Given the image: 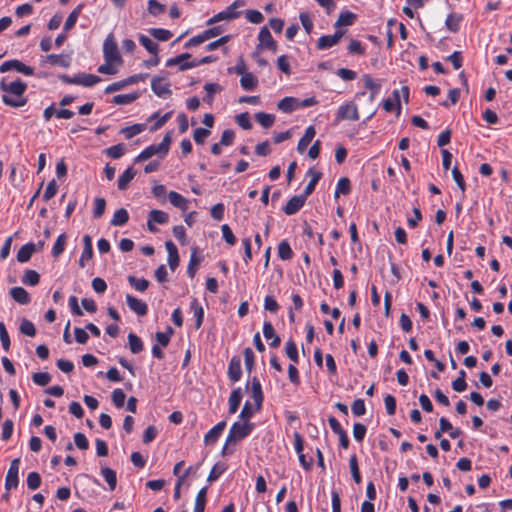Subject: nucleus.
Returning a JSON list of instances; mask_svg holds the SVG:
<instances>
[{"instance_id": "obj_34", "label": "nucleus", "mask_w": 512, "mask_h": 512, "mask_svg": "<svg viewBox=\"0 0 512 512\" xmlns=\"http://www.w3.org/2000/svg\"><path fill=\"white\" fill-rule=\"evenodd\" d=\"M128 345L131 353L133 354H138L144 349V344L141 338L132 332L128 334Z\"/></svg>"}, {"instance_id": "obj_7", "label": "nucleus", "mask_w": 512, "mask_h": 512, "mask_svg": "<svg viewBox=\"0 0 512 512\" xmlns=\"http://www.w3.org/2000/svg\"><path fill=\"white\" fill-rule=\"evenodd\" d=\"M10 70H15L26 76H32L34 74V69L31 66H28L22 61L16 59L5 61L0 65L1 73H5Z\"/></svg>"}, {"instance_id": "obj_57", "label": "nucleus", "mask_w": 512, "mask_h": 512, "mask_svg": "<svg viewBox=\"0 0 512 512\" xmlns=\"http://www.w3.org/2000/svg\"><path fill=\"white\" fill-rule=\"evenodd\" d=\"M106 154L112 159H119L125 154L124 144L113 145L106 149Z\"/></svg>"}, {"instance_id": "obj_43", "label": "nucleus", "mask_w": 512, "mask_h": 512, "mask_svg": "<svg viewBox=\"0 0 512 512\" xmlns=\"http://www.w3.org/2000/svg\"><path fill=\"white\" fill-rule=\"evenodd\" d=\"M241 87L246 91L254 90L258 85V79L252 74H244L240 79Z\"/></svg>"}, {"instance_id": "obj_32", "label": "nucleus", "mask_w": 512, "mask_h": 512, "mask_svg": "<svg viewBox=\"0 0 512 512\" xmlns=\"http://www.w3.org/2000/svg\"><path fill=\"white\" fill-rule=\"evenodd\" d=\"M129 220V213L125 208H120L115 211L113 214V217L110 221V224L112 226H123L125 225Z\"/></svg>"}, {"instance_id": "obj_27", "label": "nucleus", "mask_w": 512, "mask_h": 512, "mask_svg": "<svg viewBox=\"0 0 512 512\" xmlns=\"http://www.w3.org/2000/svg\"><path fill=\"white\" fill-rule=\"evenodd\" d=\"M190 310L196 319L195 328L199 329L202 326L204 320V309L196 298L192 299L190 302Z\"/></svg>"}, {"instance_id": "obj_52", "label": "nucleus", "mask_w": 512, "mask_h": 512, "mask_svg": "<svg viewBox=\"0 0 512 512\" xmlns=\"http://www.w3.org/2000/svg\"><path fill=\"white\" fill-rule=\"evenodd\" d=\"M256 121L264 128H270L275 121V116L265 112H258L255 114Z\"/></svg>"}, {"instance_id": "obj_15", "label": "nucleus", "mask_w": 512, "mask_h": 512, "mask_svg": "<svg viewBox=\"0 0 512 512\" xmlns=\"http://www.w3.org/2000/svg\"><path fill=\"white\" fill-rule=\"evenodd\" d=\"M125 299H126V304L130 308V310H132L138 316H145L147 314L148 306L144 301H142L130 294H127Z\"/></svg>"}, {"instance_id": "obj_35", "label": "nucleus", "mask_w": 512, "mask_h": 512, "mask_svg": "<svg viewBox=\"0 0 512 512\" xmlns=\"http://www.w3.org/2000/svg\"><path fill=\"white\" fill-rule=\"evenodd\" d=\"M168 197H169L170 203L173 206L180 208L183 211L188 209V200L185 197H183L181 194H179L178 192L171 191L168 194Z\"/></svg>"}, {"instance_id": "obj_24", "label": "nucleus", "mask_w": 512, "mask_h": 512, "mask_svg": "<svg viewBox=\"0 0 512 512\" xmlns=\"http://www.w3.org/2000/svg\"><path fill=\"white\" fill-rule=\"evenodd\" d=\"M277 108L284 113H291L299 109V99L295 97H284L278 102Z\"/></svg>"}, {"instance_id": "obj_23", "label": "nucleus", "mask_w": 512, "mask_h": 512, "mask_svg": "<svg viewBox=\"0 0 512 512\" xmlns=\"http://www.w3.org/2000/svg\"><path fill=\"white\" fill-rule=\"evenodd\" d=\"M307 175L311 176V179L307 186L305 187L303 194L308 197L314 192L317 183L322 177V173L316 170L315 168H309V170L307 171Z\"/></svg>"}, {"instance_id": "obj_17", "label": "nucleus", "mask_w": 512, "mask_h": 512, "mask_svg": "<svg viewBox=\"0 0 512 512\" xmlns=\"http://www.w3.org/2000/svg\"><path fill=\"white\" fill-rule=\"evenodd\" d=\"M263 335L266 340H271L269 346L271 348L279 347L281 343L280 337L275 333L274 327L270 321H265L263 323Z\"/></svg>"}, {"instance_id": "obj_36", "label": "nucleus", "mask_w": 512, "mask_h": 512, "mask_svg": "<svg viewBox=\"0 0 512 512\" xmlns=\"http://www.w3.org/2000/svg\"><path fill=\"white\" fill-rule=\"evenodd\" d=\"M82 9H83V4H79L71 11V13L68 15V17L64 23L65 31H69L75 26V24L78 20V17L80 16V14L82 12Z\"/></svg>"}, {"instance_id": "obj_21", "label": "nucleus", "mask_w": 512, "mask_h": 512, "mask_svg": "<svg viewBox=\"0 0 512 512\" xmlns=\"http://www.w3.org/2000/svg\"><path fill=\"white\" fill-rule=\"evenodd\" d=\"M36 251L37 247L36 244H34L33 242H29L23 245L17 252V261L20 263L28 262Z\"/></svg>"}, {"instance_id": "obj_50", "label": "nucleus", "mask_w": 512, "mask_h": 512, "mask_svg": "<svg viewBox=\"0 0 512 512\" xmlns=\"http://www.w3.org/2000/svg\"><path fill=\"white\" fill-rule=\"evenodd\" d=\"M66 240H67V236L65 233H62L57 237V239L53 245V248H52V256L53 257L57 258L64 252Z\"/></svg>"}, {"instance_id": "obj_56", "label": "nucleus", "mask_w": 512, "mask_h": 512, "mask_svg": "<svg viewBox=\"0 0 512 512\" xmlns=\"http://www.w3.org/2000/svg\"><path fill=\"white\" fill-rule=\"evenodd\" d=\"M245 5L244 0H235L232 4H230L228 7H226V11L228 14L231 15L232 19L235 20L241 16V11L238 9L240 7H243Z\"/></svg>"}, {"instance_id": "obj_13", "label": "nucleus", "mask_w": 512, "mask_h": 512, "mask_svg": "<svg viewBox=\"0 0 512 512\" xmlns=\"http://www.w3.org/2000/svg\"><path fill=\"white\" fill-rule=\"evenodd\" d=\"M343 30H336L333 35H323L317 41V48L320 50L328 49L336 45L344 35Z\"/></svg>"}, {"instance_id": "obj_53", "label": "nucleus", "mask_w": 512, "mask_h": 512, "mask_svg": "<svg viewBox=\"0 0 512 512\" xmlns=\"http://www.w3.org/2000/svg\"><path fill=\"white\" fill-rule=\"evenodd\" d=\"M141 45L151 54L156 56L158 54V44L151 40L148 36L141 34L139 36Z\"/></svg>"}, {"instance_id": "obj_10", "label": "nucleus", "mask_w": 512, "mask_h": 512, "mask_svg": "<svg viewBox=\"0 0 512 512\" xmlns=\"http://www.w3.org/2000/svg\"><path fill=\"white\" fill-rule=\"evenodd\" d=\"M191 58V54L189 53H183V54H180L174 58H170L167 60L166 62V66L167 67H171V66H174V65H179V69L181 71H185L187 69H190V68H194L196 66H198V63L197 61H187Z\"/></svg>"}, {"instance_id": "obj_26", "label": "nucleus", "mask_w": 512, "mask_h": 512, "mask_svg": "<svg viewBox=\"0 0 512 512\" xmlns=\"http://www.w3.org/2000/svg\"><path fill=\"white\" fill-rule=\"evenodd\" d=\"M463 21V15L460 13H450L446 17L445 27L453 32L457 33L460 30L461 22Z\"/></svg>"}, {"instance_id": "obj_59", "label": "nucleus", "mask_w": 512, "mask_h": 512, "mask_svg": "<svg viewBox=\"0 0 512 512\" xmlns=\"http://www.w3.org/2000/svg\"><path fill=\"white\" fill-rule=\"evenodd\" d=\"M26 482H27V486L30 490H36L40 487L41 485V477H40V474L38 472H30L28 475H27V479H26Z\"/></svg>"}, {"instance_id": "obj_38", "label": "nucleus", "mask_w": 512, "mask_h": 512, "mask_svg": "<svg viewBox=\"0 0 512 512\" xmlns=\"http://www.w3.org/2000/svg\"><path fill=\"white\" fill-rule=\"evenodd\" d=\"M228 469V466L225 462H217L216 464H214V466L212 467V469L210 470L209 472V475L207 477V481L212 483L216 480H218V478Z\"/></svg>"}, {"instance_id": "obj_2", "label": "nucleus", "mask_w": 512, "mask_h": 512, "mask_svg": "<svg viewBox=\"0 0 512 512\" xmlns=\"http://www.w3.org/2000/svg\"><path fill=\"white\" fill-rule=\"evenodd\" d=\"M250 386V395L254 401V409L252 408L249 401H246L240 414L239 419L241 422H250V419L253 417L255 412H259L262 409V404L264 401V393L262 390V385L260 380L257 377H253L251 381L246 382V389H249Z\"/></svg>"}, {"instance_id": "obj_58", "label": "nucleus", "mask_w": 512, "mask_h": 512, "mask_svg": "<svg viewBox=\"0 0 512 512\" xmlns=\"http://www.w3.org/2000/svg\"><path fill=\"white\" fill-rule=\"evenodd\" d=\"M112 402L117 408H122L125 404L126 395L120 388L114 389L111 394Z\"/></svg>"}, {"instance_id": "obj_20", "label": "nucleus", "mask_w": 512, "mask_h": 512, "mask_svg": "<svg viewBox=\"0 0 512 512\" xmlns=\"http://www.w3.org/2000/svg\"><path fill=\"white\" fill-rule=\"evenodd\" d=\"M9 294L14 301L21 305H27L31 302L29 293L23 287H13L10 289Z\"/></svg>"}, {"instance_id": "obj_39", "label": "nucleus", "mask_w": 512, "mask_h": 512, "mask_svg": "<svg viewBox=\"0 0 512 512\" xmlns=\"http://www.w3.org/2000/svg\"><path fill=\"white\" fill-rule=\"evenodd\" d=\"M362 80L366 89L373 92V94H379L381 90L380 80H375L370 74H364Z\"/></svg>"}, {"instance_id": "obj_60", "label": "nucleus", "mask_w": 512, "mask_h": 512, "mask_svg": "<svg viewBox=\"0 0 512 512\" xmlns=\"http://www.w3.org/2000/svg\"><path fill=\"white\" fill-rule=\"evenodd\" d=\"M32 380L38 386H46L51 381V375L47 372H36L32 375Z\"/></svg>"}, {"instance_id": "obj_8", "label": "nucleus", "mask_w": 512, "mask_h": 512, "mask_svg": "<svg viewBox=\"0 0 512 512\" xmlns=\"http://www.w3.org/2000/svg\"><path fill=\"white\" fill-rule=\"evenodd\" d=\"M151 89L161 98H167L172 94L170 84L164 77H154L151 80Z\"/></svg>"}, {"instance_id": "obj_46", "label": "nucleus", "mask_w": 512, "mask_h": 512, "mask_svg": "<svg viewBox=\"0 0 512 512\" xmlns=\"http://www.w3.org/2000/svg\"><path fill=\"white\" fill-rule=\"evenodd\" d=\"M22 283L28 286H36L40 281V275L36 270L28 269L22 277Z\"/></svg>"}, {"instance_id": "obj_47", "label": "nucleus", "mask_w": 512, "mask_h": 512, "mask_svg": "<svg viewBox=\"0 0 512 512\" xmlns=\"http://www.w3.org/2000/svg\"><path fill=\"white\" fill-rule=\"evenodd\" d=\"M204 90L206 91V95L204 96L203 101L211 104L214 100V95L221 91V87L217 83H207L204 86Z\"/></svg>"}, {"instance_id": "obj_41", "label": "nucleus", "mask_w": 512, "mask_h": 512, "mask_svg": "<svg viewBox=\"0 0 512 512\" xmlns=\"http://www.w3.org/2000/svg\"><path fill=\"white\" fill-rule=\"evenodd\" d=\"M101 475L103 476V478L107 482V484L109 486V489L111 491L115 490L116 485H117V475H116V472L113 469L109 468V467H103V468H101Z\"/></svg>"}, {"instance_id": "obj_9", "label": "nucleus", "mask_w": 512, "mask_h": 512, "mask_svg": "<svg viewBox=\"0 0 512 512\" xmlns=\"http://www.w3.org/2000/svg\"><path fill=\"white\" fill-rule=\"evenodd\" d=\"M258 40H259L258 49L259 48L268 49V50H271L273 53H275L277 51V43L273 39L268 27L264 26L260 29L259 34H258Z\"/></svg>"}, {"instance_id": "obj_33", "label": "nucleus", "mask_w": 512, "mask_h": 512, "mask_svg": "<svg viewBox=\"0 0 512 512\" xmlns=\"http://www.w3.org/2000/svg\"><path fill=\"white\" fill-rule=\"evenodd\" d=\"M356 14L350 11H344L341 12L337 21L335 22V27H341V26H352L356 21Z\"/></svg>"}, {"instance_id": "obj_64", "label": "nucleus", "mask_w": 512, "mask_h": 512, "mask_svg": "<svg viewBox=\"0 0 512 512\" xmlns=\"http://www.w3.org/2000/svg\"><path fill=\"white\" fill-rule=\"evenodd\" d=\"M145 129L143 124H134L132 126L126 127L122 130V133L125 135L127 139H131L134 136L140 134Z\"/></svg>"}, {"instance_id": "obj_62", "label": "nucleus", "mask_w": 512, "mask_h": 512, "mask_svg": "<svg viewBox=\"0 0 512 512\" xmlns=\"http://www.w3.org/2000/svg\"><path fill=\"white\" fill-rule=\"evenodd\" d=\"M81 86L92 87L101 81V78L94 74L81 73Z\"/></svg>"}, {"instance_id": "obj_3", "label": "nucleus", "mask_w": 512, "mask_h": 512, "mask_svg": "<svg viewBox=\"0 0 512 512\" xmlns=\"http://www.w3.org/2000/svg\"><path fill=\"white\" fill-rule=\"evenodd\" d=\"M254 429V424L251 422H234L227 435V443L236 444L246 437H248Z\"/></svg>"}, {"instance_id": "obj_61", "label": "nucleus", "mask_w": 512, "mask_h": 512, "mask_svg": "<svg viewBox=\"0 0 512 512\" xmlns=\"http://www.w3.org/2000/svg\"><path fill=\"white\" fill-rule=\"evenodd\" d=\"M150 33L158 41H168L172 37V32L163 28L151 29Z\"/></svg>"}, {"instance_id": "obj_30", "label": "nucleus", "mask_w": 512, "mask_h": 512, "mask_svg": "<svg viewBox=\"0 0 512 512\" xmlns=\"http://www.w3.org/2000/svg\"><path fill=\"white\" fill-rule=\"evenodd\" d=\"M351 192V181L347 177H341L337 184L334 192V198L337 199L340 195H348Z\"/></svg>"}, {"instance_id": "obj_40", "label": "nucleus", "mask_w": 512, "mask_h": 512, "mask_svg": "<svg viewBox=\"0 0 512 512\" xmlns=\"http://www.w3.org/2000/svg\"><path fill=\"white\" fill-rule=\"evenodd\" d=\"M277 254L281 260H290L293 257L292 248L287 240H282L277 247Z\"/></svg>"}, {"instance_id": "obj_49", "label": "nucleus", "mask_w": 512, "mask_h": 512, "mask_svg": "<svg viewBox=\"0 0 512 512\" xmlns=\"http://www.w3.org/2000/svg\"><path fill=\"white\" fill-rule=\"evenodd\" d=\"M285 353L293 363L299 362L298 349L293 340L290 339L285 343Z\"/></svg>"}, {"instance_id": "obj_42", "label": "nucleus", "mask_w": 512, "mask_h": 512, "mask_svg": "<svg viewBox=\"0 0 512 512\" xmlns=\"http://www.w3.org/2000/svg\"><path fill=\"white\" fill-rule=\"evenodd\" d=\"M201 260L202 259L197 256V248H193L187 267V275L190 278H194L197 271V267L199 266Z\"/></svg>"}, {"instance_id": "obj_4", "label": "nucleus", "mask_w": 512, "mask_h": 512, "mask_svg": "<svg viewBox=\"0 0 512 512\" xmlns=\"http://www.w3.org/2000/svg\"><path fill=\"white\" fill-rule=\"evenodd\" d=\"M103 55L105 62H116L118 64L122 63V58L118 50V45L112 33H110L104 41Z\"/></svg>"}, {"instance_id": "obj_18", "label": "nucleus", "mask_w": 512, "mask_h": 512, "mask_svg": "<svg viewBox=\"0 0 512 512\" xmlns=\"http://www.w3.org/2000/svg\"><path fill=\"white\" fill-rule=\"evenodd\" d=\"M226 427V421H220L215 426H213L205 435L204 442L205 444H213L217 442L220 435L224 431Z\"/></svg>"}, {"instance_id": "obj_63", "label": "nucleus", "mask_w": 512, "mask_h": 512, "mask_svg": "<svg viewBox=\"0 0 512 512\" xmlns=\"http://www.w3.org/2000/svg\"><path fill=\"white\" fill-rule=\"evenodd\" d=\"M166 10L165 5L161 4L157 0H149L148 1V12L153 15L157 16L162 13H164Z\"/></svg>"}, {"instance_id": "obj_11", "label": "nucleus", "mask_w": 512, "mask_h": 512, "mask_svg": "<svg viewBox=\"0 0 512 512\" xmlns=\"http://www.w3.org/2000/svg\"><path fill=\"white\" fill-rule=\"evenodd\" d=\"M307 198L303 193L291 197L282 208L283 212L288 216L296 214L304 206Z\"/></svg>"}, {"instance_id": "obj_5", "label": "nucleus", "mask_w": 512, "mask_h": 512, "mask_svg": "<svg viewBox=\"0 0 512 512\" xmlns=\"http://www.w3.org/2000/svg\"><path fill=\"white\" fill-rule=\"evenodd\" d=\"M360 118L357 105L353 102H346L339 106L335 121L339 123L343 120L358 121Z\"/></svg>"}, {"instance_id": "obj_19", "label": "nucleus", "mask_w": 512, "mask_h": 512, "mask_svg": "<svg viewBox=\"0 0 512 512\" xmlns=\"http://www.w3.org/2000/svg\"><path fill=\"white\" fill-rule=\"evenodd\" d=\"M165 248L168 253V264L172 271H174L179 265V254L176 245L171 241L165 242Z\"/></svg>"}, {"instance_id": "obj_22", "label": "nucleus", "mask_w": 512, "mask_h": 512, "mask_svg": "<svg viewBox=\"0 0 512 512\" xmlns=\"http://www.w3.org/2000/svg\"><path fill=\"white\" fill-rule=\"evenodd\" d=\"M243 397L242 388L237 387L232 390L228 399V411L230 414H235L241 404Z\"/></svg>"}, {"instance_id": "obj_55", "label": "nucleus", "mask_w": 512, "mask_h": 512, "mask_svg": "<svg viewBox=\"0 0 512 512\" xmlns=\"http://www.w3.org/2000/svg\"><path fill=\"white\" fill-rule=\"evenodd\" d=\"M245 368L248 373H251L255 364V355L250 347H246L243 351Z\"/></svg>"}, {"instance_id": "obj_28", "label": "nucleus", "mask_w": 512, "mask_h": 512, "mask_svg": "<svg viewBox=\"0 0 512 512\" xmlns=\"http://www.w3.org/2000/svg\"><path fill=\"white\" fill-rule=\"evenodd\" d=\"M46 61L54 66H61L68 68L71 63V59L68 55L63 54H49L46 56Z\"/></svg>"}, {"instance_id": "obj_6", "label": "nucleus", "mask_w": 512, "mask_h": 512, "mask_svg": "<svg viewBox=\"0 0 512 512\" xmlns=\"http://www.w3.org/2000/svg\"><path fill=\"white\" fill-rule=\"evenodd\" d=\"M19 467H20V459L19 458L13 459L10 463V466H9V469L7 471L6 478H5V489L7 491L18 487Z\"/></svg>"}, {"instance_id": "obj_31", "label": "nucleus", "mask_w": 512, "mask_h": 512, "mask_svg": "<svg viewBox=\"0 0 512 512\" xmlns=\"http://www.w3.org/2000/svg\"><path fill=\"white\" fill-rule=\"evenodd\" d=\"M154 155L162 156V150L158 144H152L146 147L135 159L136 162L145 161Z\"/></svg>"}, {"instance_id": "obj_44", "label": "nucleus", "mask_w": 512, "mask_h": 512, "mask_svg": "<svg viewBox=\"0 0 512 512\" xmlns=\"http://www.w3.org/2000/svg\"><path fill=\"white\" fill-rule=\"evenodd\" d=\"M207 487L201 488L195 498V505L193 512H204L206 505Z\"/></svg>"}, {"instance_id": "obj_25", "label": "nucleus", "mask_w": 512, "mask_h": 512, "mask_svg": "<svg viewBox=\"0 0 512 512\" xmlns=\"http://www.w3.org/2000/svg\"><path fill=\"white\" fill-rule=\"evenodd\" d=\"M315 135H316V130H315L314 126H312V125L308 126L305 130L304 135L300 138V140L298 142L297 150L299 153H303L307 149V147L309 146V144L311 143V141L313 140Z\"/></svg>"}, {"instance_id": "obj_14", "label": "nucleus", "mask_w": 512, "mask_h": 512, "mask_svg": "<svg viewBox=\"0 0 512 512\" xmlns=\"http://www.w3.org/2000/svg\"><path fill=\"white\" fill-rule=\"evenodd\" d=\"M228 378L231 382L236 383L238 382L242 377V368H241V359L239 356L235 355L231 358L229 365H228V371H227Z\"/></svg>"}, {"instance_id": "obj_51", "label": "nucleus", "mask_w": 512, "mask_h": 512, "mask_svg": "<svg viewBox=\"0 0 512 512\" xmlns=\"http://www.w3.org/2000/svg\"><path fill=\"white\" fill-rule=\"evenodd\" d=\"M128 282L130 285L139 292H144L149 287V281L144 278H136L135 276H128Z\"/></svg>"}, {"instance_id": "obj_12", "label": "nucleus", "mask_w": 512, "mask_h": 512, "mask_svg": "<svg viewBox=\"0 0 512 512\" xmlns=\"http://www.w3.org/2000/svg\"><path fill=\"white\" fill-rule=\"evenodd\" d=\"M169 220V216L166 212L161 210H151L148 216L147 228L150 232H156L157 228L154 223L166 224Z\"/></svg>"}, {"instance_id": "obj_54", "label": "nucleus", "mask_w": 512, "mask_h": 512, "mask_svg": "<svg viewBox=\"0 0 512 512\" xmlns=\"http://www.w3.org/2000/svg\"><path fill=\"white\" fill-rule=\"evenodd\" d=\"M19 330L23 335L34 337L36 335V328L32 321L23 318L21 320Z\"/></svg>"}, {"instance_id": "obj_16", "label": "nucleus", "mask_w": 512, "mask_h": 512, "mask_svg": "<svg viewBox=\"0 0 512 512\" xmlns=\"http://www.w3.org/2000/svg\"><path fill=\"white\" fill-rule=\"evenodd\" d=\"M93 257V246H92V238L89 235L83 236V251L79 258L78 264L81 268H84L88 261H90Z\"/></svg>"}, {"instance_id": "obj_37", "label": "nucleus", "mask_w": 512, "mask_h": 512, "mask_svg": "<svg viewBox=\"0 0 512 512\" xmlns=\"http://www.w3.org/2000/svg\"><path fill=\"white\" fill-rule=\"evenodd\" d=\"M172 114H173V112L169 111L160 117L159 112L153 113L149 117V121L156 119V122L150 127V130L157 131L158 129H160L171 118Z\"/></svg>"}, {"instance_id": "obj_45", "label": "nucleus", "mask_w": 512, "mask_h": 512, "mask_svg": "<svg viewBox=\"0 0 512 512\" xmlns=\"http://www.w3.org/2000/svg\"><path fill=\"white\" fill-rule=\"evenodd\" d=\"M139 93H128V94H118L113 97L112 102L115 105H127L138 99Z\"/></svg>"}, {"instance_id": "obj_48", "label": "nucleus", "mask_w": 512, "mask_h": 512, "mask_svg": "<svg viewBox=\"0 0 512 512\" xmlns=\"http://www.w3.org/2000/svg\"><path fill=\"white\" fill-rule=\"evenodd\" d=\"M349 467L352 474V478L356 484H360L362 477L359 471L358 460L356 454H353L349 458Z\"/></svg>"}, {"instance_id": "obj_1", "label": "nucleus", "mask_w": 512, "mask_h": 512, "mask_svg": "<svg viewBox=\"0 0 512 512\" xmlns=\"http://www.w3.org/2000/svg\"><path fill=\"white\" fill-rule=\"evenodd\" d=\"M26 89L27 84L20 78L13 81L2 78L0 81V90L3 92L2 102L14 108L26 105L27 98L24 96Z\"/></svg>"}, {"instance_id": "obj_29", "label": "nucleus", "mask_w": 512, "mask_h": 512, "mask_svg": "<svg viewBox=\"0 0 512 512\" xmlns=\"http://www.w3.org/2000/svg\"><path fill=\"white\" fill-rule=\"evenodd\" d=\"M135 175L136 172L133 167H128L118 178V189L122 191L126 190Z\"/></svg>"}]
</instances>
